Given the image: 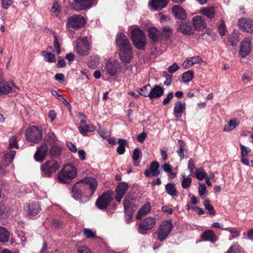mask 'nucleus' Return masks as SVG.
I'll list each match as a JSON object with an SVG mask.
<instances>
[{
	"label": "nucleus",
	"instance_id": "ddd939ff",
	"mask_svg": "<svg viewBox=\"0 0 253 253\" xmlns=\"http://www.w3.org/2000/svg\"><path fill=\"white\" fill-rule=\"evenodd\" d=\"M252 39L250 37L245 38L240 43L238 55L241 58L247 57L251 51Z\"/></svg>",
	"mask_w": 253,
	"mask_h": 253
},
{
	"label": "nucleus",
	"instance_id": "338daca9",
	"mask_svg": "<svg viewBox=\"0 0 253 253\" xmlns=\"http://www.w3.org/2000/svg\"><path fill=\"white\" fill-rule=\"evenodd\" d=\"M54 78L59 83H62L65 80V76L63 73H57L54 76Z\"/></svg>",
	"mask_w": 253,
	"mask_h": 253
},
{
	"label": "nucleus",
	"instance_id": "a19ab883",
	"mask_svg": "<svg viewBox=\"0 0 253 253\" xmlns=\"http://www.w3.org/2000/svg\"><path fill=\"white\" fill-rule=\"evenodd\" d=\"M162 31L163 32V37L165 40H169L172 36V30L169 26H165L163 27Z\"/></svg>",
	"mask_w": 253,
	"mask_h": 253
},
{
	"label": "nucleus",
	"instance_id": "9d476101",
	"mask_svg": "<svg viewBox=\"0 0 253 253\" xmlns=\"http://www.w3.org/2000/svg\"><path fill=\"white\" fill-rule=\"evenodd\" d=\"M95 0H69L71 8L77 12L86 10L93 5Z\"/></svg>",
	"mask_w": 253,
	"mask_h": 253
},
{
	"label": "nucleus",
	"instance_id": "680f3d73",
	"mask_svg": "<svg viewBox=\"0 0 253 253\" xmlns=\"http://www.w3.org/2000/svg\"><path fill=\"white\" fill-rule=\"evenodd\" d=\"M179 69V66L176 63H173L171 65L169 66L168 68V72L169 73H173Z\"/></svg>",
	"mask_w": 253,
	"mask_h": 253
},
{
	"label": "nucleus",
	"instance_id": "4be33fe9",
	"mask_svg": "<svg viewBox=\"0 0 253 253\" xmlns=\"http://www.w3.org/2000/svg\"><path fill=\"white\" fill-rule=\"evenodd\" d=\"M41 210L40 205L37 202H32L27 207L26 211L28 215L31 217L33 218L36 216Z\"/></svg>",
	"mask_w": 253,
	"mask_h": 253
},
{
	"label": "nucleus",
	"instance_id": "de8ad7c7",
	"mask_svg": "<svg viewBox=\"0 0 253 253\" xmlns=\"http://www.w3.org/2000/svg\"><path fill=\"white\" fill-rule=\"evenodd\" d=\"M51 93L53 96H55L57 99L61 101L64 105H69V103L68 101L62 95L58 94L56 90L52 89Z\"/></svg>",
	"mask_w": 253,
	"mask_h": 253
},
{
	"label": "nucleus",
	"instance_id": "09e8293b",
	"mask_svg": "<svg viewBox=\"0 0 253 253\" xmlns=\"http://www.w3.org/2000/svg\"><path fill=\"white\" fill-rule=\"evenodd\" d=\"M151 88V86L150 84H147L143 86L141 88H140V91L139 92V94L144 97H149V95L148 91H150V89Z\"/></svg>",
	"mask_w": 253,
	"mask_h": 253
},
{
	"label": "nucleus",
	"instance_id": "ea45409f",
	"mask_svg": "<svg viewBox=\"0 0 253 253\" xmlns=\"http://www.w3.org/2000/svg\"><path fill=\"white\" fill-rule=\"evenodd\" d=\"M141 153L138 148L134 149L132 154V159L133 162V165L135 166H139L140 164V161L139 159L141 158Z\"/></svg>",
	"mask_w": 253,
	"mask_h": 253
},
{
	"label": "nucleus",
	"instance_id": "f704fd0d",
	"mask_svg": "<svg viewBox=\"0 0 253 253\" xmlns=\"http://www.w3.org/2000/svg\"><path fill=\"white\" fill-rule=\"evenodd\" d=\"M203 204L206 210L207 211V214L211 216H214L216 214V211L214 207L211 204L210 201L209 199H206Z\"/></svg>",
	"mask_w": 253,
	"mask_h": 253
},
{
	"label": "nucleus",
	"instance_id": "5fc2aeb1",
	"mask_svg": "<svg viewBox=\"0 0 253 253\" xmlns=\"http://www.w3.org/2000/svg\"><path fill=\"white\" fill-rule=\"evenodd\" d=\"M192 179L191 178L184 177L181 182V186L183 188L187 189L189 188L191 184Z\"/></svg>",
	"mask_w": 253,
	"mask_h": 253
},
{
	"label": "nucleus",
	"instance_id": "f3484780",
	"mask_svg": "<svg viewBox=\"0 0 253 253\" xmlns=\"http://www.w3.org/2000/svg\"><path fill=\"white\" fill-rule=\"evenodd\" d=\"M105 68L109 75L111 76H114L120 71L121 66L119 62L114 60L106 62Z\"/></svg>",
	"mask_w": 253,
	"mask_h": 253
},
{
	"label": "nucleus",
	"instance_id": "c9c22d12",
	"mask_svg": "<svg viewBox=\"0 0 253 253\" xmlns=\"http://www.w3.org/2000/svg\"><path fill=\"white\" fill-rule=\"evenodd\" d=\"M118 143L119 146L117 148V152L120 155H123L126 151L125 146L128 144L127 141L123 138L118 139Z\"/></svg>",
	"mask_w": 253,
	"mask_h": 253
},
{
	"label": "nucleus",
	"instance_id": "603ef678",
	"mask_svg": "<svg viewBox=\"0 0 253 253\" xmlns=\"http://www.w3.org/2000/svg\"><path fill=\"white\" fill-rule=\"evenodd\" d=\"M200 170L201 171H199L198 169H196V177L197 179L199 180H202L204 178H206L208 175L204 171V169L202 168H201Z\"/></svg>",
	"mask_w": 253,
	"mask_h": 253
},
{
	"label": "nucleus",
	"instance_id": "8fccbe9b",
	"mask_svg": "<svg viewBox=\"0 0 253 253\" xmlns=\"http://www.w3.org/2000/svg\"><path fill=\"white\" fill-rule=\"evenodd\" d=\"M46 140L49 143V145L56 144L57 137L52 132H49L45 137Z\"/></svg>",
	"mask_w": 253,
	"mask_h": 253
},
{
	"label": "nucleus",
	"instance_id": "c85d7f7f",
	"mask_svg": "<svg viewBox=\"0 0 253 253\" xmlns=\"http://www.w3.org/2000/svg\"><path fill=\"white\" fill-rule=\"evenodd\" d=\"M50 148L48 150V153L51 158H56L61 154V148L56 144L49 145Z\"/></svg>",
	"mask_w": 253,
	"mask_h": 253
},
{
	"label": "nucleus",
	"instance_id": "e2e57ef3",
	"mask_svg": "<svg viewBox=\"0 0 253 253\" xmlns=\"http://www.w3.org/2000/svg\"><path fill=\"white\" fill-rule=\"evenodd\" d=\"M188 169H189L191 173L193 172V170L197 169L195 165L193 159H190L188 162Z\"/></svg>",
	"mask_w": 253,
	"mask_h": 253
},
{
	"label": "nucleus",
	"instance_id": "052dcab7",
	"mask_svg": "<svg viewBox=\"0 0 253 253\" xmlns=\"http://www.w3.org/2000/svg\"><path fill=\"white\" fill-rule=\"evenodd\" d=\"M199 195L202 197L205 195L206 191V186L204 183H200L198 187Z\"/></svg>",
	"mask_w": 253,
	"mask_h": 253
},
{
	"label": "nucleus",
	"instance_id": "dca6fc26",
	"mask_svg": "<svg viewBox=\"0 0 253 253\" xmlns=\"http://www.w3.org/2000/svg\"><path fill=\"white\" fill-rule=\"evenodd\" d=\"M148 36L153 43H157L163 37L162 33L155 27H150L147 29Z\"/></svg>",
	"mask_w": 253,
	"mask_h": 253
},
{
	"label": "nucleus",
	"instance_id": "864d4df0",
	"mask_svg": "<svg viewBox=\"0 0 253 253\" xmlns=\"http://www.w3.org/2000/svg\"><path fill=\"white\" fill-rule=\"evenodd\" d=\"M8 209L4 205L0 204V219L8 216Z\"/></svg>",
	"mask_w": 253,
	"mask_h": 253
},
{
	"label": "nucleus",
	"instance_id": "6ab92c4d",
	"mask_svg": "<svg viewBox=\"0 0 253 253\" xmlns=\"http://www.w3.org/2000/svg\"><path fill=\"white\" fill-rule=\"evenodd\" d=\"M160 165L158 162L154 161H152L150 165L149 169L145 170L144 174L147 177L151 176L156 177L160 174L159 168Z\"/></svg>",
	"mask_w": 253,
	"mask_h": 253
},
{
	"label": "nucleus",
	"instance_id": "3c124183",
	"mask_svg": "<svg viewBox=\"0 0 253 253\" xmlns=\"http://www.w3.org/2000/svg\"><path fill=\"white\" fill-rule=\"evenodd\" d=\"M228 41L232 46H236L239 41V36L237 34H233L229 38Z\"/></svg>",
	"mask_w": 253,
	"mask_h": 253
},
{
	"label": "nucleus",
	"instance_id": "69168bd1",
	"mask_svg": "<svg viewBox=\"0 0 253 253\" xmlns=\"http://www.w3.org/2000/svg\"><path fill=\"white\" fill-rule=\"evenodd\" d=\"M165 78L166 81L164 82V84L169 86L172 83V75L171 74H166Z\"/></svg>",
	"mask_w": 253,
	"mask_h": 253
},
{
	"label": "nucleus",
	"instance_id": "f03ea898",
	"mask_svg": "<svg viewBox=\"0 0 253 253\" xmlns=\"http://www.w3.org/2000/svg\"><path fill=\"white\" fill-rule=\"evenodd\" d=\"M79 182L84 191V193L86 197L89 199L93 196L97 189L98 186L97 180L92 177H88L82 179Z\"/></svg>",
	"mask_w": 253,
	"mask_h": 253
},
{
	"label": "nucleus",
	"instance_id": "a18cd8bd",
	"mask_svg": "<svg viewBox=\"0 0 253 253\" xmlns=\"http://www.w3.org/2000/svg\"><path fill=\"white\" fill-rule=\"evenodd\" d=\"M238 126V124L236 123L235 119H231L228 122V125L225 126L224 127V131H229L233 130Z\"/></svg>",
	"mask_w": 253,
	"mask_h": 253
},
{
	"label": "nucleus",
	"instance_id": "5701e85b",
	"mask_svg": "<svg viewBox=\"0 0 253 253\" xmlns=\"http://www.w3.org/2000/svg\"><path fill=\"white\" fill-rule=\"evenodd\" d=\"M171 12L176 18L185 20L187 18L186 10L179 5H175L171 8Z\"/></svg>",
	"mask_w": 253,
	"mask_h": 253
},
{
	"label": "nucleus",
	"instance_id": "b1692460",
	"mask_svg": "<svg viewBox=\"0 0 253 253\" xmlns=\"http://www.w3.org/2000/svg\"><path fill=\"white\" fill-rule=\"evenodd\" d=\"M169 0H151L149 5L155 10L160 11L166 7Z\"/></svg>",
	"mask_w": 253,
	"mask_h": 253
},
{
	"label": "nucleus",
	"instance_id": "4c0bfd02",
	"mask_svg": "<svg viewBox=\"0 0 253 253\" xmlns=\"http://www.w3.org/2000/svg\"><path fill=\"white\" fill-rule=\"evenodd\" d=\"M9 238V232L5 228L0 226V242H6L8 241Z\"/></svg>",
	"mask_w": 253,
	"mask_h": 253
},
{
	"label": "nucleus",
	"instance_id": "4d7b16f0",
	"mask_svg": "<svg viewBox=\"0 0 253 253\" xmlns=\"http://www.w3.org/2000/svg\"><path fill=\"white\" fill-rule=\"evenodd\" d=\"M9 148H16L17 149L18 148V145L17 144V137L16 136H14L11 137L9 140Z\"/></svg>",
	"mask_w": 253,
	"mask_h": 253
},
{
	"label": "nucleus",
	"instance_id": "6e6552de",
	"mask_svg": "<svg viewBox=\"0 0 253 253\" xmlns=\"http://www.w3.org/2000/svg\"><path fill=\"white\" fill-rule=\"evenodd\" d=\"M26 139L35 143H38L42 139V130L36 126H32L29 127L26 132Z\"/></svg>",
	"mask_w": 253,
	"mask_h": 253
},
{
	"label": "nucleus",
	"instance_id": "6e6d98bb",
	"mask_svg": "<svg viewBox=\"0 0 253 253\" xmlns=\"http://www.w3.org/2000/svg\"><path fill=\"white\" fill-rule=\"evenodd\" d=\"M54 46L56 49V53L57 54L61 53L60 45L57 36L54 35Z\"/></svg>",
	"mask_w": 253,
	"mask_h": 253
},
{
	"label": "nucleus",
	"instance_id": "423d86ee",
	"mask_svg": "<svg viewBox=\"0 0 253 253\" xmlns=\"http://www.w3.org/2000/svg\"><path fill=\"white\" fill-rule=\"evenodd\" d=\"M59 168V163L54 160L46 161L41 166L42 175L49 178L51 177L52 174Z\"/></svg>",
	"mask_w": 253,
	"mask_h": 253
},
{
	"label": "nucleus",
	"instance_id": "7ed1b4c3",
	"mask_svg": "<svg viewBox=\"0 0 253 253\" xmlns=\"http://www.w3.org/2000/svg\"><path fill=\"white\" fill-rule=\"evenodd\" d=\"M77 175L76 168L71 165H66L58 173V179L60 182L69 183Z\"/></svg>",
	"mask_w": 253,
	"mask_h": 253
},
{
	"label": "nucleus",
	"instance_id": "72a5a7b5",
	"mask_svg": "<svg viewBox=\"0 0 253 253\" xmlns=\"http://www.w3.org/2000/svg\"><path fill=\"white\" fill-rule=\"evenodd\" d=\"M226 253H244V251L237 242H235L230 247Z\"/></svg>",
	"mask_w": 253,
	"mask_h": 253
},
{
	"label": "nucleus",
	"instance_id": "4468645a",
	"mask_svg": "<svg viewBox=\"0 0 253 253\" xmlns=\"http://www.w3.org/2000/svg\"><path fill=\"white\" fill-rule=\"evenodd\" d=\"M177 31L181 32L184 35H191L194 33L191 23L188 21L178 22Z\"/></svg>",
	"mask_w": 253,
	"mask_h": 253
},
{
	"label": "nucleus",
	"instance_id": "7c9ffc66",
	"mask_svg": "<svg viewBox=\"0 0 253 253\" xmlns=\"http://www.w3.org/2000/svg\"><path fill=\"white\" fill-rule=\"evenodd\" d=\"M215 238V235L212 230H207L201 235V238L205 241H211L213 242Z\"/></svg>",
	"mask_w": 253,
	"mask_h": 253
},
{
	"label": "nucleus",
	"instance_id": "58836bf2",
	"mask_svg": "<svg viewBox=\"0 0 253 253\" xmlns=\"http://www.w3.org/2000/svg\"><path fill=\"white\" fill-rule=\"evenodd\" d=\"M100 58L98 55H93L90 56V60L87 64L89 68L95 69L99 64Z\"/></svg>",
	"mask_w": 253,
	"mask_h": 253
},
{
	"label": "nucleus",
	"instance_id": "e433bc0d",
	"mask_svg": "<svg viewBox=\"0 0 253 253\" xmlns=\"http://www.w3.org/2000/svg\"><path fill=\"white\" fill-rule=\"evenodd\" d=\"M167 193L172 197L177 195V191L174 185L171 183H169L165 185Z\"/></svg>",
	"mask_w": 253,
	"mask_h": 253
},
{
	"label": "nucleus",
	"instance_id": "473e14b6",
	"mask_svg": "<svg viewBox=\"0 0 253 253\" xmlns=\"http://www.w3.org/2000/svg\"><path fill=\"white\" fill-rule=\"evenodd\" d=\"M12 88L7 82L0 83V95L8 94L12 91Z\"/></svg>",
	"mask_w": 253,
	"mask_h": 253
},
{
	"label": "nucleus",
	"instance_id": "bb28decb",
	"mask_svg": "<svg viewBox=\"0 0 253 253\" xmlns=\"http://www.w3.org/2000/svg\"><path fill=\"white\" fill-rule=\"evenodd\" d=\"M186 109L185 103L180 101H177L174 104L173 112L176 118L181 117V114Z\"/></svg>",
	"mask_w": 253,
	"mask_h": 253
},
{
	"label": "nucleus",
	"instance_id": "393cba45",
	"mask_svg": "<svg viewBox=\"0 0 253 253\" xmlns=\"http://www.w3.org/2000/svg\"><path fill=\"white\" fill-rule=\"evenodd\" d=\"M164 93V89L159 85H155L153 88H151L149 93V98L151 100L160 98Z\"/></svg>",
	"mask_w": 253,
	"mask_h": 253
},
{
	"label": "nucleus",
	"instance_id": "2eb2a0df",
	"mask_svg": "<svg viewBox=\"0 0 253 253\" xmlns=\"http://www.w3.org/2000/svg\"><path fill=\"white\" fill-rule=\"evenodd\" d=\"M48 152V148L46 143H42L34 154V158L37 162H42L45 158Z\"/></svg>",
	"mask_w": 253,
	"mask_h": 253
},
{
	"label": "nucleus",
	"instance_id": "20e7f679",
	"mask_svg": "<svg viewBox=\"0 0 253 253\" xmlns=\"http://www.w3.org/2000/svg\"><path fill=\"white\" fill-rule=\"evenodd\" d=\"M131 40L134 46L139 50H143L146 44V37L139 28H135L131 32Z\"/></svg>",
	"mask_w": 253,
	"mask_h": 253
},
{
	"label": "nucleus",
	"instance_id": "f8f14e48",
	"mask_svg": "<svg viewBox=\"0 0 253 253\" xmlns=\"http://www.w3.org/2000/svg\"><path fill=\"white\" fill-rule=\"evenodd\" d=\"M172 228L171 221H164L158 229V239L162 242L168 236Z\"/></svg>",
	"mask_w": 253,
	"mask_h": 253
},
{
	"label": "nucleus",
	"instance_id": "c03bdc74",
	"mask_svg": "<svg viewBox=\"0 0 253 253\" xmlns=\"http://www.w3.org/2000/svg\"><path fill=\"white\" fill-rule=\"evenodd\" d=\"M15 151L11 150L8 153L4 155V159L6 164L9 165L12 162L15 156Z\"/></svg>",
	"mask_w": 253,
	"mask_h": 253
},
{
	"label": "nucleus",
	"instance_id": "0e129e2a",
	"mask_svg": "<svg viewBox=\"0 0 253 253\" xmlns=\"http://www.w3.org/2000/svg\"><path fill=\"white\" fill-rule=\"evenodd\" d=\"M12 3V0H1L2 7L5 9H8Z\"/></svg>",
	"mask_w": 253,
	"mask_h": 253
},
{
	"label": "nucleus",
	"instance_id": "a211bd4d",
	"mask_svg": "<svg viewBox=\"0 0 253 253\" xmlns=\"http://www.w3.org/2000/svg\"><path fill=\"white\" fill-rule=\"evenodd\" d=\"M193 25L194 30L201 31L205 29L207 27V23L205 18L203 16L196 15L193 18Z\"/></svg>",
	"mask_w": 253,
	"mask_h": 253
},
{
	"label": "nucleus",
	"instance_id": "a878e982",
	"mask_svg": "<svg viewBox=\"0 0 253 253\" xmlns=\"http://www.w3.org/2000/svg\"><path fill=\"white\" fill-rule=\"evenodd\" d=\"M83 189L80 182H76L72 188V196L76 200L80 199L83 194Z\"/></svg>",
	"mask_w": 253,
	"mask_h": 253
},
{
	"label": "nucleus",
	"instance_id": "79ce46f5",
	"mask_svg": "<svg viewBox=\"0 0 253 253\" xmlns=\"http://www.w3.org/2000/svg\"><path fill=\"white\" fill-rule=\"evenodd\" d=\"M42 54L46 62L52 63L56 61L55 56L53 53L46 51H42Z\"/></svg>",
	"mask_w": 253,
	"mask_h": 253
},
{
	"label": "nucleus",
	"instance_id": "39448f33",
	"mask_svg": "<svg viewBox=\"0 0 253 253\" xmlns=\"http://www.w3.org/2000/svg\"><path fill=\"white\" fill-rule=\"evenodd\" d=\"M75 50L80 56H86L90 53V46L87 37L79 38L76 40Z\"/></svg>",
	"mask_w": 253,
	"mask_h": 253
},
{
	"label": "nucleus",
	"instance_id": "13d9d810",
	"mask_svg": "<svg viewBox=\"0 0 253 253\" xmlns=\"http://www.w3.org/2000/svg\"><path fill=\"white\" fill-rule=\"evenodd\" d=\"M84 234L87 238H93L95 237V233L91 229L85 228L84 230Z\"/></svg>",
	"mask_w": 253,
	"mask_h": 253
},
{
	"label": "nucleus",
	"instance_id": "412c9836",
	"mask_svg": "<svg viewBox=\"0 0 253 253\" xmlns=\"http://www.w3.org/2000/svg\"><path fill=\"white\" fill-rule=\"evenodd\" d=\"M239 26L242 30L248 33H253V19L241 18L239 20Z\"/></svg>",
	"mask_w": 253,
	"mask_h": 253
},
{
	"label": "nucleus",
	"instance_id": "c756f323",
	"mask_svg": "<svg viewBox=\"0 0 253 253\" xmlns=\"http://www.w3.org/2000/svg\"><path fill=\"white\" fill-rule=\"evenodd\" d=\"M186 143L181 139L178 140V149L176 150V153L180 159H183L185 157V153L186 152L185 149Z\"/></svg>",
	"mask_w": 253,
	"mask_h": 253
},
{
	"label": "nucleus",
	"instance_id": "aec40b11",
	"mask_svg": "<svg viewBox=\"0 0 253 253\" xmlns=\"http://www.w3.org/2000/svg\"><path fill=\"white\" fill-rule=\"evenodd\" d=\"M81 134L84 136H87L88 132H93L95 130V126L92 124H88L85 120L80 121V126L78 127Z\"/></svg>",
	"mask_w": 253,
	"mask_h": 253
},
{
	"label": "nucleus",
	"instance_id": "37998d69",
	"mask_svg": "<svg viewBox=\"0 0 253 253\" xmlns=\"http://www.w3.org/2000/svg\"><path fill=\"white\" fill-rule=\"evenodd\" d=\"M202 13L208 18L211 19L214 17L215 15L214 8L213 7H210L204 8L202 10Z\"/></svg>",
	"mask_w": 253,
	"mask_h": 253
},
{
	"label": "nucleus",
	"instance_id": "774afa93",
	"mask_svg": "<svg viewBox=\"0 0 253 253\" xmlns=\"http://www.w3.org/2000/svg\"><path fill=\"white\" fill-rule=\"evenodd\" d=\"M164 171L172 174V169L171 166L169 163H165L162 167Z\"/></svg>",
	"mask_w": 253,
	"mask_h": 253
},
{
	"label": "nucleus",
	"instance_id": "49530a36",
	"mask_svg": "<svg viewBox=\"0 0 253 253\" xmlns=\"http://www.w3.org/2000/svg\"><path fill=\"white\" fill-rule=\"evenodd\" d=\"M193 71H188L182 74V78L184 82H189L194 78Z\"/></svg>",
	"mask_w": 253,
	"mask_h": 253
},
{
	"label": "nucleus",
	"instance_id": "0eeeda50",
	"mask_svg": "<svg viewBox=\"0 0 253 253\" xmlns=\"http://www.w3.org/2000/svg\"><path fill=\"white\" fill-rule=\"evenodd\" d=\"M113 191L108 190L99 196L95 202V205L100 210H106L113 200Z\"/></svg>",
	"mask_w": 253,
	"mask_h": 253
},
{
	"label": "nucleus",
	"instance_id": "1a4fd4ad",
	"mask_svg": "<svg viewBox=\"0 0 253 253\" xmlns=\"http://www.w3.org/2000/svg\"><path fill=\"white\" fill-rule=\"evenodd\" d=\"M86 23L84 17L80 14H74L68 17L66 21V26L75 30L83 28Z\"/></svg>",
	"mask_w": 253,
	"mask_h": 253
},
{
	"label": "nucleus",
	"instance_id": "bf43d9fd",
	"mask_svg": "<svg viewBox=\"0 0 253 253\" xmlns=\"http://www.w3.org/2000/svg\"><path fill=\"white\" fill-rule=\"evenodd\" d=\"M240 147L241 150V156H246L249 153L251 152V149L250 148L246 147L242 144H240Z\"/></svg>",
	"mask_w": 253,
	"mask_h": 253
},
{
	"label": "nucleus",
	"instance_id": "f257e3e1",
	"mask_svg": "<svg viewBox=\"0 0 253 253\" xmlns=\"http://www.w3.org/2000/svg\"><path fill=\"white\" fill-rule=\"evenodd\" d=\"M116 43L119 50V56L124 64L129 63L132 58V49L130 42L126 36L122 33H118L116 36Z\"/></svg>",
	"mask_w": 253,
	"mask_h": 253
},
{
	"label": "nucleus",
	"instance_id": "cd10ccee",
	"mask_svg": "<svg viewBox=\"0 0 253 253\" xmlns=\"http://www.w3.org/2000/svg\"><path fill=\"white\" fill-rule=\"evenodd\" d=\"M151 206L150 202H147L143 205L137 211L136 218L140 220L142 216L146 215L151 210Z\"/></svg>",
	"mask_w": 253,
	"mask_h": 253
},
{
	"label": "nucleus",
	"instance_id": "2f4dec72",
	"mask_svg": "<svg viewBox=\"0 0 253 253\" xmlns=\"http://www.w3.org/2000/svg\"><path fill=\"white\" fill-rule=\"evenodd\" d=\"M128 185L127 183L124 182H119L117 186L115 191L116 194L124 196L127 190Z\"/></svg>",
	"mask_w": 253,
	"mask_h": 253
},
{
	"label": "nucleus",
	"instance_id": "9b49d317",
	"mask_svg": "<svg viewBox=\"0 0 253 253\" xmlns=\"http://www.w3.org/2000/svg\"><path fill=\"white\" fill-rule=\"evenodd\" d=\"M156 222V218L150 216L146 217L139 222L138 232L143 235L146 234L155 227Z\"/></svg>",
	"mask_w": 253,
	"mask_h": 253
}]
</instances>
